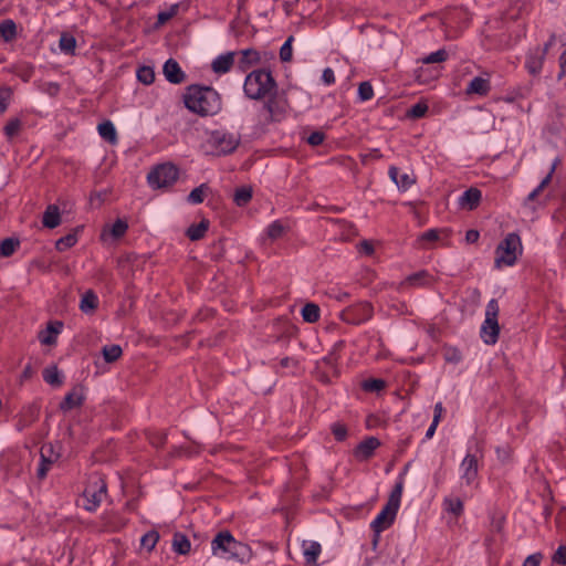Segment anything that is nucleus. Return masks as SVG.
Wrapping results in <instances>:
<instances>
[{"label":"nucleus","instance_id":"obj_1","mask_svg":"<svg viewBox=\"0 0 566 566\" xmlns=\"http://www.w3.org/2000/svg\"><path fill=\"white\" fill-rule=\"evenodd\" d=\"M185 106L200 116H212L221 109V98L209 86L190 85L184 94Z\"/></svg>","mask_w":566,"mask_h":566},{"label":"nucleus","instance_id":"obj_2","mask_svg":"<svg viewBox=\"0 0 566 566\" xmlns=\"http://www.w3.org/2000/svg\"><path fill=\"white\" fill-rule=\"evenodd\" d=\"M483 458L482 448L478 442L469 440L467 443L465 457L459 464V482L462 488L474 490L480 484L481 459Z\"/></svg>","mask_w":566,"mask_h":566},{"label":"nucleus","instance_id":"obj_3","mask_svg":"<svg viewBox=\"0 0 566 566\" xmlns=\"http://www.w3.org/2000/svg\"><path fill=\"white\" fill-rule=\"evenodd\" d=\"M211 551L219 558L240 563L248 562L251 556L249 546L237 541L228 531L219 532L214 536L211 542Z\"/></svg>","mask_w":566,"mask_h":566},{"label":"nucleus","instance_id":"obj_4","mask_svg":"<svg viewBox=\"0 0 566 566\" xmlns=\"http://www.w3.org/2000/svg\"><path fill=\"white\" fill-rule=\"evenodd\" d=\"M523 253V244L517 233H509L496 247L495 269L504 266H514L520 255Z\"/></svg>","mask_w":566,"mask_h":566},{"label":"nucleus","instance_id":"obj_5","mask_svg":"<svg viewBox=\"0 0 566 566\" xmlns=\"http://www.w3.org/2000/svg\"><path fill=\"white\" fill-rule=\"evenodd\" d=\"M276 88L275 81L270 72L256 70L248 74L243 90L245 95L252 99H261Z\"/></svg>","mask_w":566,"mask_h":566},{"label":"nucleus","instance_id":"obj_6","mask_svg":"<svg viewBox=\"0 0 566 566\" xmlns=\"http://www.w3.org/2000/svg\"><path fill=\"white\" fill-rule=\"evenodd\" d=\"M107 494V484L102 475L94 473L90 475L83 494L80 499L81 506L88 511L95 512Z\"/></svg>","mask_w":566,"mask_h":566},{"label":"nucleus","instance_id":"obj_7","mask_svg":"<svg viewBox=\"0 0 566 566\" xmlns=\"http://www.w3.org/2000/svg\"><path fill=\"white\" fill-rule=\"evenodd\" d=\"M499 303L495 298L488 302L485 308V318L481 326V338L486 345H494L497 342L500 326L497 322Z\"/></svg>","mask_w":566,"mask_h":566},{"label":"nucleus","instance_id":"obj_8","mask_svg":"<svg viewBox=\"0 0 566 566\" xmlns=\"http://www.w3.org/2000/svg\"><path fill=\"white\" fill-rule=\"evenodd\" d=\"M178 179V169L171 164H160L147 175V181L153 189H165L172 186Z\"/></svg>","mask_w":566,"mask_h":566},{"label":"nucleus","instance_id":"obj_9","mask_svg":"<svg viewBox=\"0 0 566 566\" xmlns=\"http://www.w3.org/2000/svg\"><path fill=\"white\" fill-rule=\"evenodd\" d=\"M208 144L219 155H227L237 149L240 144V135L224 130H213L208 138Z\"/></svg>","mask_w":566,"mask_h":566},{"label":"nucleus","instance_id":"obj_10","mask_svg":"<svg viewBox=\"0 0 566 566\" xmlns=\"http://www.w3.org/2000/svg\"><path fill=\"white\" fill-rule=\"evenodd\" d=\"M374 308L368 302H359L344 308L340 312V319L345 323L359 325L373 317Z\"/></svg>","mask_w":566,"mask_h":566},{"label":"nucleus","instance_id":"obj_11","mask_svg":"<svg viewBox=\"0 0 566 566\" xmlns=\"http://www.w3.org/2000/svg\"><path fill=\"white\" fill-rule=\"evenodd\" d=\"M266 96L268 99L265 101L263 108L268 112L269 119L274 122L281 120L289 108L285 92L277 91L275 88L271 94Z\"/></svg>","mask_w":566,"mask_h":566},{"label":"nucleus","instance_id":"obj_12","mask_svg":"<svg viewBox=\"0 0 566 566\" xmlns=\"http://www.w3.org/2000/svg\"><path fill=\"white\" fill-rule=\"evenodd\" d=\"M398 509L385 504L381 511L375 516L370 523V528L375 533L373 544L376 546L379 539V535L385 530L389 528L395 522Z\"/></svg>","mask_w":566,"mask_h":566},{"label":"nucleus","instance_id":"obj_13","mask_svg":"<svg viewBox=\"0 0 566 566\" xmlns=\"http://www.w3.org/2000/svg\"><path fill=\"white\" fill-rule=\"evenodd\" d=\"M127 230V220L118 218L114 223H107L103 227L101 241L107 245L115 244L126 234Z\"/></svg>","mask_w":566,"mask_h":566},{"label":"nucleus","instance_id":"obj_14","mask_svg":"<svg viewBox=\"0 0 566 566\" xmlns=\"http://www.w3.org/2000/svg\"><path fill=\"white\" fill-rule=\"evenodd\" d=\"M450 231L448 229L432 228L422 232L417 241L416 247L418 249H432L438 243L446 244V240L449 238Z\"/></svg>","mask_w":566,"mask_h":566},{"label":"nucleus","instance_id":"obj_15","mask_svg":"<svg viewBox=\"0 0 566 566\" xmlns=\"http://www.w3.org/2000/svg\"><path fill=\"white\" fill-rule=\"evenodd\" d=\"M381 446V442L376 437H367L360 441L353 451L355 459L359 462H365L371 459L375 451Z\"/></svg>","mask_w":566,"mask_h":566},{"label":"nucleus","instance_id":"obj_16","mask_svg":"<svg viewBox=\"0 0 566 566\" xmlns=\"http://www.w3.org/2000/svg\"><path fill=\"white\" fill-rule=\"evenodd\" d=\"M481 198L482 193L478 188H470L459 197V209L468 211L475 210L480 205Z\"/></svg>","mask_w":566,"mask_h":566},{"label":"nucleus","instance_id":"obj_17","mask_svg":"<svg viewBox=\"0 0 566 566\" xmlns=\"http://www.w3.org/2000/svg\"><path fill=\"white\" fill-rule=\"evenodd\" d=\"M166 80L172 84H180L185 81L186 74L174 59L166 61L163 67Z\"/></svg>","mask_w":566,"mask_h":566},{"label":"nucleus","instance_id":"obj_18","mask_svg":"<svg viewBox=\"0 0 566 566\" xmlns=\"http://www.w3.org/2000/svg\"><path fill=\"white\" fill-rule=\"evenodd\" d=\"M62 328L63 324L61 322H50L48 327L39 333L40 343L46 346L55 345Z\"/></svg>","mask_w":566,"mask_h":566},{"label":"nucleus","instance_id":"obj_19","mask_svg":"<svg viewBox=\"0 0 566 566\" xmlns=\"http://www.w3.org/2000/svg\"><path fill=\"white\" fill-rule=\"evenodd\" d=\"M240 57L238 60V67L245 72L250 67L260 64L261 55L260 52L254 49H244L239 52Z\"/></svg>","mask_w":566,"mask_h":566},{"label":"nucleus","instance_id":"obj_20","mask_svg":"<svg viewBox=\"0 0 566 566\" xmlns=\"http://www.w3.org/2000/svg\"><path fill=\"white\" fill-rule=\"evenodd\" d=\"M83 401H84V395H83L82 388L75 387L69 394H66V396L60 403V409L62 411L66 412L72 409L81 407Z\"/></svg>","mask_w":566,"mask_h":566},{"label":"nucleus","instance_id":"obj_21","mask_svg":"<svg viewBox=\"0 0 566 566\" xmlns=\"http://www.w3.org/2000/svg\"><path fill=\"white\" fill-rule=\"evenodd\" d=\"M235 52H227L218 55L211 63V69L217 74L228 73L234 64Z\"/></svg>","mask_w":566,"mask_h":566},{"label":"nucleus","instance_id":"obj_22","mask_svg":"<svg viewBox=\"0 0 566 566\" xmlns=\"http://www.w3.org/2000/svg\"><path fill=\"white\" fill-rule=\"evenodd\" d=\"M434 282V277L426 270L412 273L406 277L402 284L412 287L430 286Z\"/></svg>","mask_w":566,"mask_h":566},{"label":"nucleus","instance_id":"obj_23","mask_svg":"<svg viewBox=\"0 0 566 566\" xmlns=\"http://www.w3.org/2000/svg\"><path fill=\"white\" fill-rule=\"evenodd\" d=\"M389 177L401 190L409 189L415 184V178L408 172L400 171L397 167L392 166L389 168Z\"/></svg>","mask_w":566,"mask_h":566},{"label":"nucleus","instance_id":"obj_24","mask_svg":"<svg viewBox=\"0 0 566 566\" xmlns=\"http://www.w3.org/2000/svg\"><path fill=\"white\" fill-rule=\"evenodd\" d=\"M39 417V410L34 406H28L23 409V411L20 413L15 428L18 431H23L24 429L29 428L32 423L36 421Z\"/></svg>","mask_w":566,"mask_h":566},{"label":"nucleus","instance_id":"obj_25","mask_svg":"<svg viewBox=\"0 0 566 566\" xmlns=\"http://www.w3.org/2000/svg\"><path fill=\"white\" fill-rule=\"evenodd\" d=\"M405 488V472L400 473L396 480L395 486L390 492L387 504L399 510L402 492Z\"/></svg>","mask_w":566,"mask_h":566},{"label":"nucleus","instance_id":"obj_26","mask_svg":"<svg viewBox=\"0 0 566 566\" xmlns=\"http://www.w3.org/2000/svg\"><path fill=\"white\" fill-rule=\"evenodd\" d=\"M302 552L307 564L316 563L322 553V546L315 541H303Z\"/></svg>","mask_w":566,"mask_h":566},{"label":"nucleus","instance_id":"obj_27","mask_svg":"<svg viewBox=\"0 0 566 566\" xmlns=\"http://www.w3.org/2000/svg\"><path fill=\"white\" fill-rule=\"evenodd\" d=\"M490 82L488 78L476 76L471 80L467 87V94L486 95L490 91Z\"/></svg>","mask_w":566,"mask_h":566},{"label":"nucleus","instance_id":"obj_28","mask_svg":"<svg viewBox=\"0 0 566 566\" xmlns=\"http://www.w3.org/2000/svg\"><path fill=\"white\" fill-rule=\"evenodd\" d=\"M98 306V297L92 290L86 291L80 302V310L85 314L93 313Z\"/></svg>","mask_w":566,"mask_h":566},{"label":"nucleus","instance_id":"obj_29","mask_svg":"<svg viewBox=\"0 0 566 566\" xmlns=\"http://www.w3.org/2000/svg\"><path fill=\"white\" fill-rule=\"evenodd\" d=\"M442 506L446 512L452 514L455 518H458L464 510L462 500L454 496L444 497Z\"/></svg>","mask_w":566,"mask_h":566},{"label":"nucleus","instance_id":"obj_30","mask_svg":"<svg viewBox=\"0 0 566 566\" xmlns=\"http://www.w3.org/2000/svg\"><path fill=\"white\" fill-rule=\"evenodd\" d=\"M99 136L111 144L117 143V133L114 124L111 120H105L97 126Z\"/></svg>","mask_w":566,"mask_h":566},{"label":"nucleus","instance_id":"obj_31","mask_svg":"<svg viewBox=\"0 0 566 566\" xmlns=\"http://www.w3.org/2000/svg\"><path fill=\"white\" fill-rule=\"evenodd\" d=\"M191 544L189 538L182 533H175L172 537V549L180 555H187L190 552Z\"/></svg>","mask_w":566,"mask_h":566},{"label":"nucleus","instance_id":"obj_32","mask_svg":"<svg viewBox=\"0 0 566 566\" xmlns=\"http://www.w3.org/2000/svg\"><path fill=\"white\" fill-rule=\"evenodd\" d=\"M208 228H209V221L203 219L199 223L191 224L187 229L186 234L191 241H197V240H200L201 238H203Z\"/></svg>","mask_w":566,"mask_h":566},{"label":"nucleus","instance_id":"obj_33","mask_svg":"<svg viewBox=\"0 0 566 566\" xmlns=\"http://www.w3.org/2000/svg\"><path fill=\"white\" fill-rule=\"evenodd\" d=\"M360 387L366 392H381L386 389L387 382L380 378H367L361 381Z\"/></svg>","mask_w":566,"mask_h":566},{"label":"nucleus","instance_id":"obj_34","mask_svg":"<svg viewBox=\"0 0 566 566\" xmlns=\"http://www.w3.org/2000/svg\"><path fill=\"white\" fill-rule=\"evenodd\" d=\"M302 317L307 323H316L321 317V310L314 303H307L301 311Z\"/></svg>","mask_w":566,"mask_h":566},{"label":"nucleus","instance_id":"obj_35","mask_svg":"<svg viewBox=\"0 0 566 566\" xmlns=\"http://www.w3.org/2000/svg\"><path fill=\"white\" fill-rule=\"evenodd\" d=\"M42 375L44 381L51 386H60L63 382L62 376L56 366L46 367Z\"/></svg>","mask_w":566,"mask_h":566},{"label":"nucleus","instance_id":"obj_36","mask_svg":"<svg viewBox=\"0 0 566 566\" xmlns=\"http://www.w3.org/2000/svg\"><path fill=\"white\" fill-rule=\"evenodd\" d=\"M20 247V241L14 238H7L0 243V258L11 256Z\"/></svg>","mask_w":566,"mask_h":566},{"label":"nucleus","instance_id":"obj_37","mask_svg":"<svg viewBox=\"0 0 566 566\" xmlns=\"http://www.w3.org/2000/svg\"><path fill=\"white\" fill-rule=\"evenodd\" d=\"M0 35L6 42L12 41L17 35V25L15 23L8 19L0 23Z\"/></svg>","mask_w":566,"mask_h":566},{"label":"nucleus","instance_id":"obj_38","mask_svg":"<svg viewBox=\"0 0 566 566\" xmlns=\"http://www.w3.org/2000/svg\"><path fill=\"white\" fill-rule=\"evenodd\" d=\"M102 354L106 363H114L122 356L123 350L119 345L112 344L104 346Z\"/></svg>","mask_w":566,"mask_h":566},{"label":"nucleus","instance_id":"obj_39","mask_svg":"<svg viewBox=\"0 0 566 566\" xmlns=\"http://www.w3.org/2000/svg\"><path fill=\"white\" fill-rule=\"evenodd\" d=\"M60 50L65 54H74L76 40L74 36L63 33L59 41Z\"/></svg>","mask_w":566,"mask_h":566},{"label":"nucleus","instance_id":"obj_40","mask_svg":"<svg viewBox=\"0 0 566 566\" xmlns=\"http://www.w3.org/2000/svg\"><path fill=\"white\" fill-rule=\"evenodd\" d=\"M252 198V189L250 187H241L235 190L233 200L238 207H244Z\"/></svg>","mask_w":566,"mask_h":566},{"label":"nucleus","instance_id":"obj_41","mask_svg":"<svg viewBox=\"0 0 566 566\" xmlns=\"http://www.w3.org/2000/svg\"><path fill=\"white\" fill-rule=\"evenodd\" d=\"M159 541V533L157 531H149L140 538V545L148 552H151Z\"/></svg>","mask_w":566,"mask_h":566},{"label":"nucleus","instance_id":"obj_42","mask_svg":"<svg viewBox=\"0 0 566 566\" xmlns=\"http://www.w3.org/2000/svg\"><path fill=\"white\" fill-rule=\"evenodd\" d=\"M77 242L76 233H69L62 238H60L55 243V249L60 252L66 251L74 247Z\"/></svg>","mask_w":566,"mask_h":566},{"label":"nucleus","instance_id":"obj_43","mask_svg":"<svg viewBox=\"0 0 566 566\" xmlns=\"http://www.w3.org/2000/svg\"><path fill=\"white\" fill-rule=\"evenodd\" d=\"M209 190V187L205 184L200 185L199 187L195 188L189 195H188V201L191 203H201Z\"/></svg>","mask_w":566,"mask_h":566},{"label":"nucleus","instance_id":"obj_44","mask_svg":"<svg viewBox=\"0 0 566 566\" xmlns=\"http://www.w3.org/2000/svg\"><path fill=\"white\" fill-rule=\"evenodd\" d=\"M285 227L281 221L276 220L266 228V235L271 240H276L283 235Z\"/></svg>","mask_w":566,"mask_h":566},{"label":"nucleus","instance_id":"obj_45","mask_svg":"<svg viewBox=\"0 0 566 566\" xmlns=\"http://www.w3.org/2000/svg\"><path fill=\"white\" fill-rule=\"evenodd\" d=\"M427 112H428V105L423 102H419V103L412 105L407 111V116L409 118L418 119V118L423 117Z\"/></svg>","mask_w":566,"mask_h":566},{"label":"nucleus","instance_id":"obj_46","mask_svg":"<svg viewBox=\"0 0 566 566\" xmlns=\"http://www.w3.org/2000/svg\"><path fill=\"white\" fill-rule=\"evenodd\" d=\"M137 78L144 84H151L155 80V72L150 66H142L137 71Z\"/></svg>","mask_w":566,"mask_h":566},{"label":"nucleus","instance_id":"obj_47","mask_svg":"<svg viewBox=\"0 0 566 566\" xmlns=\"http://www.w3.org/2000/svg\"><path fill=\"white\" fill-rule=\"evenodd\" d=\"M374 96V90L369 82H361L358 86V97L361 102L371 99Z\"/></svg>","mask_w":566,"mask_h":566},{"label":"nucleus","instance_id":"obj_48","mask_svg":"<svg viewBox=\"0 0 566 566\" xmlns=\"http://www.w3.org/2000/svg\"><path fill=\"white\" fill-rule=\"evenodd\" d=\"M21 128V120L18 118L10 119L3 127L6 136L11 139L13 138Z\"/></svg>","mask_w":566,"mask_h":566},{"label":"nucleus","instance_id":"obj_49","mask_svg":"<svg viewBox=\"0 0 566 566\" xmlns=\"http://www.w3.org/2000/svg\"><path fill=\"white\" fill-rule=\"evenodd\" d=\"M552 563L556 566L566 565V545H559L552 555Z\"/></svg>","mask_w":566,"mask_h":566},{"label":"nucleus","instance_id":"obj_50","mask_svg":"<svg viewBox=\"0 0 566 566\" xmlns=\"http://www.w3.org/2000/svg\"><path fill=\"white\" fill-rule=\"evenodd\" d=\"M448 59V52L443 49L438 50L436 52L430 53L423 59V63L430 64V63H440Z\"/></svg>","mask_w":566,"mask_h":566},{"label":"nucleus","instance_id":"obj_51","mask_svg":"<svg viewBox=\"0 0 566 566\" xmlns=\"http://www.w3.org/2000/svg\"><path fill=\"white\" fill-rule=\"evenodd\" d=\"M12 96V90L9 86L0 87V113H4L8 108Z\"/></svg>","mask_w":566,"mask_h":566},{"label":"nucleus","instance_id":"obj_52","mask_svg":"<svg viewBox=\"0 0 566 566\" xmlns=\"http://www.w3.org/2000/svg\"><path fill=\"white\" fill-rule=\"evenodd\" d=\"M332 433L337 441H344L347 438V428L340 422H335L331 427Z\"/></svg>","mask_w":566,"mask_h":566},{"label":"nucleus","instance_id":"obj_53","mask_svg":"<svg viewBox=\"0 0 566 566\" xmlns=\"http://www.w3.org/2000/svg\"><path fill=\"white\" fill-rule=\"evenodd\" d=\"M292 41L293 36H289L280 49V59L283 62H290L292 60Z\"/></svg>","mask_w":566,"mask_h":566},{"label":"nucleus","instance_id":"obj_54","mask_svg":"<svg viewBox=\"0 0 566 566\" xmlns=\"http://www.w3.org/2000/svg\"><path fill=\"white\" fill-rule=\"evenodd\" d=\"M149 442L151 446H154L155 448L159 449L161 447H164L167 442V433L165 432H154V433H150L149 437Z\"/></svg>","mask_w":566,"mask_h":566},{"label":"nucleus","instance_id":"obj_55","mask_svg":"<svg viewBox=\"0 0 566 566\" xmlns=\"http://www.w3.org/2000/svg\"><path fill=\"white\" fill-rule=\"evenodd\" d=\"M43 226L49 229H54L61 224V214H43Z\"/></svg>","mask_w":566,"mask_h":566},{"label":"nucleus","instance_id":"obj_56","mask_svg":"<svg viewBox=\"0 0 566 566\" xmlns=\"http://www.w3.org/2000/svg\"><path fill=\"white\" fill-rule=\"evenodd\" d=\"M179 9L178 4L171 6L168 10L158 13V23L164 24L177 14Z\"/></svg>","mask_w":566,"mask_h":566},{"label":"nucleus","instance_id":"obj_57","mask_svg":"<svg viewBox=\"0 0 566 566\" xmlns=\"http://www.w3.org/2000/svg\"><path fill=\"white\" fill-rule=\"evenodd\" d=\"M52 464V460H49L45 458L44 453H41V463L38 468V478L44 479L48 474V471L50 470V467Z\"/></svg>","mask_w":566,"mask_h":566},{"label":"nucleus","instance_id":"obj_58","mask_svg":"<svg viewBox=\"0 0 566 566\" xmlns=\"http://www.w3.org/2000/svg\"><path fill=\"white\" fill-rule=\"evenodd\" d=\"M552 176L549 172L546 175V177L541 181V184L528 195V200H534L541 191L547 187V185L552 181Z\"/></svg>","mask_w":566,"mask_h":566},{"label":"nucleus","instance_id":"obj_59","mask_svg":"<svg viewBox=\"0 0 566 566\" xmlns=\"http://www.w3.org/2000/svg\"><path fill=\"white\" fill-rule=\"evenodd\" d=\"M444 359L448 363L458 364L462 359L461 353L455 348H447L444 352Z\"/></svg>","mask_w":566,"mask_h":566},{"label":"nucleus","instance_id":"obj_60","mask_svg":"<svg viewBox=\"0 0 566 566\" xmlns=\"http://www.w3.org/2000/svg\"><path fill=\"white\" fill-rule=\"evenodd\" d=\"M358 251L361 253V254H365V255H373L374 252H375V249H374V244L371 241H368V240H364L359 243L358 245Z\"/></svg>","mask_w":566,"mask_h":566},{"label":"nucleus","instance_id":"obj_61","mask_svg":"<svg viewBox=\"0 0 566 566\" xmlns=\"http://www.w3.org/2000/svg\"><path fill=\"white\" fill-rule=\"evenodd\" d=\"M325 139V135L324 133L322 132H313L308 137H307V143L312 146H318L321 145Z\"/></svg>","mask_w":566,"mask_h":566},{"label":"nucleus","instance_id":"obj_62","mask_svg":"<svg viewBox=\"0 0 566 566\" xmlns=\"http://www.w3.org/2000/svg\"><path fill=\"white\" fill-rule=\"evenodd\" d=\"M71 207H67L66 202H62L61 205L51 203L46 207L44 212H69Z\"/></svg>","mask_w":566,"mask_h":566},{"label":"nucleus","instance_id":"obj_63","mask_svg":"<svg viewBox=\"0 0 566 566\" xmlns=\"http://www.w3.org/2000/svg\"><path fill=\"white\" fill-rule=\"evenodd\" d=\"M559 66H560V71L558 73V78L563 80L566 85V51L563 52V54L559 57Z\"/></svg>","mask_w":566,"mask_h":566},{"label":"nucleus","instance_id":"obj_64","mask_svg":"<svg viewBox=\"0 0 566 566\" xmlns=\"http://www.w3.org/2000/svg\"><path fill=\"white\" fill-rule=\"evenodd\" d=\"M542 559L541 554H532L526 557V559L523 563V566H539Z\"/></svg>","mask_w":566,"mask_h":566}]
</instances>
